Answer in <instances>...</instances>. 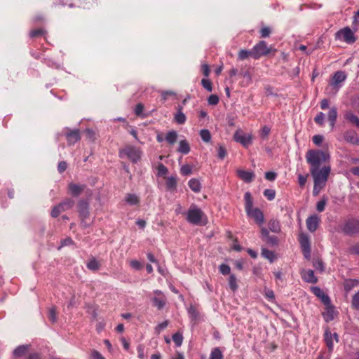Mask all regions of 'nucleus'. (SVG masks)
Wrapping results in <instances>:
<instances>
[{
    "label": "nucleus",
    "instance_id": "a211bd4d",
    "mask_svg": "<svg viewBox=\"0 0 359 359\" xmlns=\"http://www.w3.org/2000/svg\"><path fill=\"white\" fill-rule=\"evenodd\" d=\"M66 136L68 144L69 145L74 144L81 139L79 130L77 129L67 133Z\"/></svg>",
    "mask_w": 359,
    "mask_h": 359
},
{
    "label": "nucleus",
    "instance_id": "39448f33",
    "mask_svg": "<svg viewBox=\"0 0 359 359\" xmlns=\"http://www.w3.org/2000/svg\"><path fill=\"white\" fill-rule=\"evenodd\" d=\"M335 39L352 44L357 40L354 32L349 27H344L335 33Z\"/></svg>",
    "mask_w": 359,
    "mask_h": 359
},
{
    "label": "nucleus",
    "instance_id": "c756f323",
    "mask_svg": "<svg viewBox=\"0 0 359 359\" xmlns=\"http://www.w3.org/2000/svg\"><path fill=\"white\" fill-rule=\"evenodd\" d=\"M187 311L189 316L192 321H197L198 320L200 314L194 306L191 305Z\"/></svg>",
    "mask_w": 359,
    "mask_h": 359
},
{
    "label": "nucleus",
    "instance_id": "473e14b6",
    "mask_svg": "<svg viewBox=\"0 0 359 359\" xmlns=\"http://www.w3.org/2000/svg\"><path fill=\"white\" fill-rule=\"evenodd\" d=\"M262 255L264 258L269 259L270 262H273L276 258L275 254L273 251L269 250L266 248H262Z\"/></svg>",
    "mask_w": 359,
    "mask_h": 359
},
{
    "label": "nucleus",
    "instance_id": "58836bf2",
    "mask_svg": "<svg viewBox=\"0 0 359 359\" xmlns=\"http://www.w3.org/2000/svg\"><path fill=\"white\" fill-rule=\"evenodd\" d=\"M174 120L178 124H184L187 121V117L184 112L177 111Z\"/></svg>",
    "mask_w": 359,
    "mask_h": 359
},
{
    "label": "nucleus",
    "instance_id": "e433bc0d",
    "mask_svg": "<svg viewBox=\"0 0 359 359\" xmlns=\"http://www.w3.org/2000/svg\"><path fill=\"white\" fill-rule=\"evenodd\" d=\"M201 140L205 142H210L211 140V134L208 129H202L199 132Z\"/></svg>",
    "mask_w": 359,
    "mask_h": 359
},
{
    "label": "nucleus",
    "instance_id": "69168bd1",
    "mask_svg": "<svg viewBox=\"0 0 359 359\" xmlns=\"http://www.w3.org/2000/svg\"><path fill=\"white\" fill-rule=\"evenodd\" d=\"M323 136L321 135H316L313 137L312 140L313 142L317 145L319 146L323 141Z\"/></svg>",
    "mask_w": 359,
    "mask_h": 359
},
{
    "label": "nucleus",
    "instance_id": "7ed1b4c3",
    "mask_svg": "<svg viewBox=\"0 0 359 359\" xmlns=\"http://www.w3.org/2000/svg\"><path fill=\"white\" fill-rule=\"evenodd\" d=\"M205 224L207 221V217L203 210L194 204H192L187 212V220L189 223L194 225Z\"/></svg>",
    "mask_w": 359,
    "mask_h": 359
},
{
    "label": "nucleus",
    "instance_id": "b1692460",
    "mask_svg": "<svg viewBox=\"0 0 359 359\" xmlns=\"http://www.w3.org/2000/svg\"><path fill=\"white\" fill-rule=\"evenodd\" d=\"M189 187L195 193H198L201 190V184L198 179L191 178L188 182Z\"/></svg>",
    "mask_w": 359,
    "mask_h": 359
},
{
    "label": "nucleus",
    "instance_id": "ea45409f",
    "mask_svg": "<svg viewBox=\"0 0 359 359\" xmlns=\"http://www.w3.org/2000/svg\"><path fill=\"white\" fill-rule=\"evenodd\" d=\"M243 81L241 82L243 86H248L252 83V76L249 72H245L241 74Z\"/></svg>",
    "mask_w": 359,
    "mask_h": 359
},
{
    "label": "nucleus",
    "instance_id": "aec40b11",
    "mask_svg": "<svg viewBox=\"0 0 359 359\" xmlns=\"http://www.w3.org/2000/svg\"><path fill=\"white\" fill-rule=\"evenodd\" d=\"M124 200L130 205H137L140 201V197L135 194H127Z\"/></svg>",
    "mask_w": 359,
    "mask_h": 359
},
{
    "label": "nucleus",
    "instance_id": "c03bdc74",
    "mask_svg": "<svg viewBox=\"0 0 359 359\" xmlns=\"http://www.w3.org/2000/svg\"><path fill=\"white\" fill-rule=\"evenodd\" d=\"M263 194L269 201H273L276 196V191L271 189H266L264 191Z\"/></svg>",
    "mask_w": 359,
    "mask_h": 359
},
{
    "label": "nucleus",
    "instance_id": "a19ab883",
    "mask_svg": "<svg viewBox=\"0 0 359 359\" xmlns=\"http://www.w3.org/2000/svg\"><path fill=\"white\" fill-rule=\"evenodd\" d=\"M223 355L219 348H215L210 353V359H222Z\"/></svg>",
    "mask_w": 359,
    "mask_h": 359
},
{
    "label": "nucleus",
    "instance_id": "864d4df0",
    "mask_svg": "<svg viewBox=\"0 0 359 359\" xmlns=\"http://www.w3.org/2000/svg\"><path fill=\"white\" fill-rule=\"evenodd\" d=\"M327 201L325 198L321 199L316 204V210L319 212L324 211L325 208Z\"/></svg>",
    "mask_w": 359,
    "mask_h": 359
},
{
    "label": "nucleus",
    "instance_id": "4be33fe9",
    "mask_svg": "<svg viewBox=\"0 0 359 359\" xmlns=\"http://www.w3.org/2000/svg\"><path fill=\"white\" fill-rule=\"evenodd\" d=\"M346 120L359 128V118L355 115L351 111H348L344 114Z\"/></svg>",
    "mask_w": 359,
    "mask_h": 359
},
{
    "label": "nucleus",
    "instance_id": "603ef678",
    "mask_svg": "<svg viewBox=\"0 0 359 359\" xmlns=\"http://www.w3.org/2000/svg\"><path fill=\"white\" fill-rule=\"evenodd\" d=\"M219 272L223 275H228L231 272V268L229 265L225 264H222L219 267Z\"/></svg>",
    "mask_w": 359,
    "mask_h": 359
},
{
    "label": "nucleus",
    "instance_id": "e2e57ef3",
    "mask_svg": "<svg viewBox=\"0 0 359 359\" xmlns=\"http://www.w3.org/2000/svg\"><path fill=\"white\" fill-rule=\"evenodd\" d=\"M138 358L140 359H144L145 355H144V346L142 344L138 345L137 348Z\"/></svg>",
    "mask_w": 359,
    "mask_h": 359
},
{
    "label": "nucleus",
    "instance_id": "79ce46f5",
    "mask_svg": "<svg viewBox=\"0 0 359 359\" xmlns=\"http://www.w3.org/2000/svg\"><path fill=\"white\" fill-rule=\"evenodd\" d=\"M172 340L175 342L176 346L179 347L182 345L183 341V336L180 332H176L172 335Z\"/></svg>",
    "mask_w": 359,
    "mask_h": 359
},
{
    "label": "nucleus",
    "instance_id": "72a5a7b5",
    "mask_svg": "<svg viewBox=\"0 0 359 359\" xmlns=\"http://www.w3.org/2000/svg\"><path fill=\"white\" fill-rule=\"evenodd\" d=\"M86 266L90 270L97 271L100 269V264L96 259L92 258L88 262Z\"/></svg>",
    "mask_w": 359,
    "mask_h": 359
},
{
    "label": "nucleus",
    "instance_id": "37998d69",
    "mask_svg": "<svg viewBox=\"0 0 359 359\" xmlns=\"http://www.w3.org/2000/svg\"><path fill=\"white\" fill-rule=\"evenodd\" d=\"M325 115L323 112H319L314 118L316 124L323 126L325 123Z\"/></svg>",
    "mask_w": 359,
    "mask_h": 359
},
{
    "label": "nucleus",
    "instance_id": "ddd939ff",
    "mask_svg": "<svg viewBox=\"0 0 359 359\" xmlns=\"http://www.w3.org/2000/svg\"><path fill=\"white\" fill-rule=\"evenodd\" d=\"M311 290L317 297L321 300L324 305L330 304L331 301L329 296L326 294L324 291L319 287H311Z\"/></svg>",
    "mask_w": 359,
    "mask_h": 359
},
{
    "label": "nucleus",
    "instance_id": "bb28decb",
    "mask_svg": "<svg viewBox=\"0 0 359 359\" xmlns=\"http://www.w3.org/2000/svg\"><path fill=\"white\" fill-rule=\"evenodd\" d=\"M326 311L323 314L326 322L331 321L334 319V307L330 304L325 305Z\"/></svg>",
    "mask_w": 359,
    "mask_h": 359
},
{
    "label": "nucleus",
    "instance_id": "f8f14e48",
    "mask_svg": "<svg viewBox=\"0 0 359 359\" xmlns=\"http://www.w3.org/2000/svg\"><path fill=\"white\" fill-rule=\"evenodd\" d=\"M233 138L236 142L241 143L244 147H248L252 143L250 135L244 134L238 130L235 133Z\"/></svg>",
    "mask_w": 359,
    "mask_h": 359
},
{
    "label": "nucleus",
    "instance_id": "09e8293b",
    "mask_svg": "<svg viewBox=\"0 0 359 359\" xmlns=\"http://www.w3.org/2000/svg\"><path fill=\"white\" fill-rule=\"evenodd\" d=\"M65 211L60 204H58L57 205H55L53 207L52 211H51V216L54 218L59 216L61 212Z\"/></svg>",
    "mask_w": 359,
    "mask_h": 359
},
{
    "label": "nucleus",
    "instance_id": "8fccbe9b",
    "mask_svg": "<svg viewBox=\"0 0 359 359\" xmlns=\"http://www.w3.org/2000/svg\"><path fill=\"white\" fill-rule=\"evenodd\" d=\"M271 29L269 27H263L260 29V35L262 38H266L270 36Z\"/></svg>",
    "mask_w": 359,
    "mask_h": 359
},
{
    "label": "nucleus",
    "instance_id": "dca6fc26",
    "mask_svg": "<svg viewBox=\"0 0 359 359\" xmlns=\"http://www.w3.org/2000/svg\"><path fill=\"white\" fill-rule=\"evenodd\" d=\"M237 175L246 183L251 182L255 178V174L252 171H246L244 170H238Z\"/></svg>",
    "mask_w": 359,
    "mask_h": 359
},
{
    "label": "nucleus",
    "instance_id": "5701e85b",
    "mask_svg": "<svg viewBox=\"0 0 359 359\" xmlns=\"http://www.w3.org/2000/svg\"><path fill=\"white\" fill-rule=\"evenodd\" d=\"M328 121L330 122V127L334 128L337 118V109L336 107H332L327 114Z\"/></svg>",
    "mask_w": 359,
    "mask_h": 359
},
{
    "label": "nucleus",
    "instance_id": "bf43d9fd",
    "mask_svg": "<svg viewBox=\"0 0 359 359\" xmlns=\"http://www.w3.org/2000/svg\"><path fill=\"white\" fill-rule=\"evenodd\" d=\"M74 244V241L73 240L69 238V237H67L63 240L61 241V244L58 247V249H61L62 247H65V246H68V245H71Z\"/></svg>",
    "mask_w": 359,
    "mask_h": 359
},
{
    "label": "nucleus",
    "instance_id": "0eeeda50",
    "mask_svg": "<svg viewBox=\"0 0 359 359\" xmlns=\"http://www.w3.org/2000/svg\"><path fill=\"white\" fill-rule=\"evenodd\" d=\"M347 78V74L344 71H337L332 76L330 81L329 85L332 87L335 92H338L342 87L344 82Z\"/></svg>",
    "mask_w": 359,
    "mask_h": 359
},
{
    "label": "nucleus",
    "instance_id": "680f3d73",
    "mask_svg": "<svg viewBox=\"0 0 359 359\" xmlns=\"http://www.w3.org/2000/svg\"><path fill=\"white\" fill-rule=\"evenodd\" d=\"M168 325V320H165L161 323H159L155 328L156 330V332L157 333H160L162 330H163L164 329H165L167 327V326Z\"/></svg>",
    "mask_w": 359,
    "mask_h": 359
},
{
    "label": "nucleus",
    "instance_id": "f257e3e1",
    "mask_svg": "<svg viewBox=\"0 0 359 359\" xmlns=\"http://www.w3.org/2000/svg\"><path fill=\"white\" fill-rule=\"evenodd\" d=\"M306 159L310 165V172L313 178V194L317 196L325 186L331 170L330 166L320 168L323 162L330 159V154L321 150L311 149L306 152Z\"/></svg>",
    "mask_w": 359,
    "mask_h": 359
},
{
    "label": "nucleus",
    "instance_id": "20e7f679",
    "mask_svg": "<svg viewBox=\"0 0 359 359\" xmlns=\"http://www.w3.org/2000/svg\"><path fill=\"white\" fill-rule=\"evenodd\" d=\"M119 156L121 158L126 156L133 163H137L141 158L142 151L134 146H127L120 150Z\"/></svg>",
    "mask_w": 359,
    "mask_h": 359
},
{
    "label": "nucleus",
    "instance_id": "9b49d317",
    "mask_svg": "<svg viewBox=\"0 0 359 359\" xmlns=\"http://www.w3.org/2000/svg\"><path fill=\"white\" fill-rule=\"evenodd\" d=\"M320 222V217L316 215L309 216L306 220V224L310 232H314L317 230Z\"/></svg>",
    "mask_w": 359,
    "mask_h": 359
},
{
    "label": "nucleus",
    "instance_id": "f704fd0d",
    "mask_svg": "<svg viewBox=\"0 0 359 359\" xmlns=\"http://www.w3.org/2000/svg\"><path fill=\"white\" fill-rule=\"evenodd\" d=\"M238 56V59L241 60L247 59L250 56H251L252 57L254 58L253 50L252 49L250 50H247L242 49L239 51Z\"/></svg>",
    "mask_w": 359,
    "mask_h": 359
},
{
    "label": "nucleus",
    "instance_id": "a18cd8bd",
    "mask_svg": "<svg viewBox=\"0 0 359 359\" xmlns=\"http://www.w3.org/2000/svg\"><path fill=\"white\" fill-rule=\"evenodd\" d=\"M64 210L70 209L74 205V201L71 198H67L63 202L60 203Z\"/></svg>",
    "mask_w": 359,
    "mask_h": 359
},
{
    "label": "nucleus",
    "instance_id": "393cba45",
    "mask_svg": "<svg viewBox=\"0 0 359 359\" xmlns=\"http://www.w3.org/2000/svg\"><path fill=\"white\" fill-rule=\"evenodd\" d=\"M359 285V280L358 279H348L344 282V290L346 292H350L353 288Z\"/></svg>",
    "mask_w": 359,
    "mask_h": 359
},
{
    "label": "nucleus",
    "instance_id": "49530a36",
    "mask_svg": "<svg viewBox=\"0 0 359 359\" xmlns=\"http://www.w3.org/2000/svg\"><path fill=\"white\" fill-rule=\"evenodd\" d=\"M180 172L184 176L189 175L192 172V167L190 165L184 164L181 166Z\"/></svg>",
    "mask_w": 359,
    "mask_h": 359
},
{
    "label": "nucleus",
    "instance_id": "0e129e2a",
    "mask_svg": "<svg viewBox=\"0 0 359 359\" xmlns=\"http://www.w3.org/2000/svg\"><path fill=\"white\" fill-rule=\"evenodd\" d=\"M307 178H308V175H303L302 174H299L298 175V183L301 187H303L305 185V184L307 181Z\"/></svg>",
    "mask_w": 359,
    "mask_h": 359
},
{
    "label": "nucleus",
    "instance_id": "c9c22d12",
    "mask_svg": "<svg viewBox=\"0 0 359 359\" xmlns=\"http://www.w3.org/2000/svg\"><path fill=\"white\" fill-rule=\"evenodd\" d=\"M157 170L156 175L158 177H163L167 175L168 172V168L162 163H159L156 168Z\"/></svg>",
    "mask_w": 359,
    "mask_h": 359
},
{
    "label": "nucleus",
    "instance_id": "f03ea898",
    "mask_svg": "<svg viewBox=\"0 0 359 359\" xmlns=\"http://www.w3.org/2000/svg\"><path fill=\"white\" fill-rule=\"evenodd\" d=\"M244 200L247 215L252 217L258 225H262L264 222V214L258 208H253V200L250 192L248 191L245 194Z\"/></svg>",
    "mask_w": 359,
    "mask_h": 359
},
{
    "label": "nucleus",
    "instance_id": "052dcab7",
    "mask_svg": "<svg viewBox=\"0 0 359 359\" xmlns=\"http://www.w3.org/2000/svg\"><path fill=\"white\" fill-rule=\"evenodd\" d=\"M208 102L210 105H216L219 102V97L216 95H211L208 99Z\"/></svg>",
    "mask_w": 359,
    "mask_h": 359
},
{
    "label": "nucleus",
    "instance_id": "3c124183",
    "mask_svg": "<svg viewBox=\"0 0 359 359\" xmlns=\"http://www.w3.org/2000/svg\"><path fill=\"white\" fill-rule=\"evenodd\" d=\"M313 266L318 271H324V264L320 259H315L313 262Z\"/></svg>",
    "mask_w": 359,
    "mask_h": 359
},
{
    "label": "nucleus",
    "instance_id": "13d9d810",
    "mask_svg": "<svg viewBox=\"0 0 359 359\" xmlns=\"http://www.w3.org/2000/svg\"><path fill=\"white\" fill-rule=\"evenodd\" d=\"M161 95L162 100L165 101L169 96H175V93L172 90H162L160 92Z\"/></svg>",
    "mask_w": 359,
    "mask_h": 359
},
{
    "label": "nucleus",
    "instance_id": "cd10ccee",
    "mask_svg": "<svg viewBox=\"0 0 359 359\" xmlns=\"http://www.w3.org/2000/svg\"><path fill=\"white\" fill-rule=\"evenodd\" d=\"M177 137L178 135L175 130H170L166 133L165 140L168 144L172 145L176 142Z\"/></svg>",
    "mask_w": 359,
    "mask_h": 359
},
{
    "label": "nucleus",
    "instance_id": "338daca9",
    "mask_svg": "<svg viewBox=\"0 0 359 359\" xmlns=\"http://www.w3.org/2000/svg\"><path fill=\"white\" fill-rule=\"evenodd\" d=\"M226 155V150L222 145H219L218 147V157L220 159H224Z\"/></svg>",
    "mask_w": 359,
    "mask_h": 359
},
{
    "label": "nucleus",
    "instance_id": "4c0bfd02",
    "mask_svg": "<svg viewBox=\"0 0 359 359\" xmlns=\"http://www.w3.org/2000/svg\"><path fill=\"white\" fill-rule=\"evenodd\" d=\"M229 285L230 289L235 292L237 290L238 286L237 284V278L234 274H231L229 278Z\"/></svg>",
    "mask_w": 359,
    "mask_h": 359
},
{
    "label": "nucleus",
    "instance_id": "6ab92c4d",
    "mask_svg": "<svg viewBox=\"0 0 359 359\" xmlns=\"http://www.w3.org/2000/svg\"><path fill=\"white\" fill-rule=\"evenodd\" d=\"M86 186L85 185H80V184H76L74 183H70L69 184V190L72 196H79L81 192L84 190Z\"/></svg>",
    "mask_w": 359,
    "mask_h": 359
},
{
    "label": "nucleus",
    "instance_id": "774afa93",
    "mask_svg": "<svg viewBox=\"0 0 359 359\" xmlns=\"http://www.w3.org/2000/svg\"><path fill=\"white\" fill-rule=\"evenodd\" d=\"M277 177L275 172L269 171L265 173V178L269 181H274Z\"/></svg>",
    "mask_w": 359,
    "mask_h": 359
},
{
    "label": "nucleus",
    "instance_id": "6e6d98bb",
    "mask_svg": "<svg viewBox=\"0 0 359 359\" xmlns=\"http://www.w3.org/2000/svg\"><path fill=\"white\" fill-rule=\"evenodd\" d=\"M89 359H105V358L99 351L92 350Z\"/></svg>",
    "mask_w": 359,
    "mask_h": 359
},
{
    "label": "nucleus",
    "instance_id": "9d476101",
    "mask_svg": "<svg viewBox=\"0 0 359 359\" xmlns=\"http://www.w3.org/2000/svg\"><path fill=\"white\" fill-rule=\"evenodd\" d=\"M155 297L151 299L153 305L158 310L162 309L166 304V298L163 293L158 290L154 291Z\"/></svg>",
    "mask_w": 359,
    "mask_h": 359
},
{
    "label": "nucleus",
    "instance_id": "4d7b16f0",
    "mask_svg": "<svg viewBox=\"0 0 359 359\" xmlns=\"http://www.w3.org/2000/svg\"><path fill=\"white\" fill-rule=\"evenodd\" d=\"M201 84L208 92H211L212 90V83L210 80L203 79L201 81Z\"/></svg>",
    "mask_w": 359,
    "mask_h": 359
},
{
    "label": "nucleus",
    "instance_id": "5fc2aeb1",
    "mask_svg": "<svg viewBox=\"0 0 359 359\" xmlns=\"http://www.w3.org/2000/svg\"><path fill=\"white\" fill-rule=\"evenodd\" d=\"M264 295L266 299L269 301L273 302L275 299V294L272 290L265 288L264 289Z\"/></svg>",
    "mask_w": 359,
    "mask_h": 359
},
{
    "label": "nucleus",
    "instance_id": "2eb2a0df",
    "mask_svg": "<svg viewBox=\"0 0 359 359\" xmlns=\"http://www.w3.org/2000/svg\"><path fill=\"white\" fill-rule=\"evenodd\" d=\"M344 140L352 144L359 145V136L354 130H348L344 134Z\"/></svg>",
    "mask_w": 359,
    "mask_h": 359
},
{
    "label": "nucleus",
    "instance_id": "1a4fd4ad",
    "mask_svg": "<svg viewBox=\"0 0 359 359\" xmlns=\"http://www.w3.org/2000/svg\"><path fill=\"white\" fill-rule=\"evenodd\" d=\"M303 255L306 259H311V243L308 235L302 233L299 239Z\"/></svg>",
    "mask_w": 359,
    "mask_h": 359
},
{
    "label": "nucleus",
    "instance_id": "a878e982",
    "mask_svg": "<svg viewBox=\"0 0 359 359\" xmlns=\"http://www.w3.org/2000/svg\"><path fill=\"white\" fill-rule=\"evenodd\" d=\"M177 177L176 176H170L167 177L166 182H165V186L168 190L169 191H174L176 189L177 187Z\"/></svg>",
    "mask_w": 359,
    "mask_h": 359
},
{
    "label": "nucleus",
    "instance_id": "de8ad7c7",
    "mask_svg": "<svg viewBox=\"0 0 359 359\" xmlns=\"http://www.w3.org/2000/svg\"><path fill=\"white\" fill-rule=\"evenodd\" d=\"M351 305L355 309L359 310V290L353 296Z\"/></svg>",
    "mask_w": 359,
    "mask_h": 359
},
{
    "label": "nucleus",
    "instance_id": "f3484780",
    "mask_svg": "<svg viewBox=\"0 0 359 359\" xmlns=\"http://www.w3.org/2000/svg\"><path fill=\"white\" fill-rule=\"evenodd\" d=\"M302 278L305 282L309 283H316L318 281L317 278L314 275V271L311 269L304 270L302 272Z\"/></svg>",
    "mask_w": 359,
    "mask_h": 359
},
{
    "label": "nucleus",
    "instance_id": "7c9ffc66",
    "mask_svg": "<svg viewBox=\"0 0 359 359\" xmlns=\"http://www.w3.org/2000/svg\"><path fill=\"white\" fill-rule=\"evenodd\" d=\"M269 229L271 231L274 233H278L280 231V223L276 219H271L268 224Z\"/></svg>",
    "mask_w": 359,
    "mask_h": 359
},
{
    "label": "nucleus",
    "instance_id": "423d86ee",
    "mask_svg": "<svg viewBox=\"0 0 359 359\" xmlns=\"http://www.w3.org/2000/svg\"><path fill=\"white\" fill-rule=\"evenodd\" d=\"M342 232L348 236L359 233V219L354 218L347 219L341 226Z\"/></svg>",
    "mask_w": 359,
    "mask_h": 359
},
{
    "label": "nucleus",
    "instance_id": "4468645a",
    "mask_svg": "<svg viewBox=\"0 0 359 359\" xmlns=\"http://www.w3.org/2000/svg\"><path fill=\"white\" fill-rule=\"evenodd\" d=\"M79 216L81 218H88L89 204L86 201L81 200L78 204Z\"/></svg>",
    "mask_w": 359,
    "mask_h": 359
},
{
    "label": "nucleus",
    "instance_id": "412c9836",
    "mask_svg": "<svg viewBox=\"0 0 359 359\" xmlns=\"http://www.w3.org/2000/svg\"><path fill=\"white\" fill-rule=\"evenodd\" d=\"M190 146L187 140H182L179 142V147L177 148V151L184 155H186L190 152Z\"/></svg>",
    "mask_w": 359,
    "mask_h": 359
},
{
    "label": "nucleus",
    "instance_id": "2f4dec72",
    "mask_svg": "<svg viewBox=\"0 0 359 359\" xmlns=\"http://www.w3.org/2000/svg\"><path fill=\"white\" fill-rule=\"evenodd\" d=\"M28 349H29L28 345L19 346L13 351V355L15 357H21L25 354V353L28 351Z\"/></svg>",
    "mask_w": 359,
    "mask_h": 359
},
{
    "label": "nucleus",
    "instance_id": "c85d7f7f",
    "mask_svg": "<svg viewBox=\"0 0 359 359\" xmlns=\"http://www.w3.org/2000/svg\"><path fill=\"white\" fill-rule=\"evenodd\" d=\"M324 335L326 345L329 351L332 352L334 348L332 334L329 331V330H325Z\"/></svg>",
    "mask_w": 359,
    "mask_h": 359
},
{
    "label": "nucleus",
    "instance_id": "6e6552de",
    "mask_svg": "<svg viewBox=\"0 0 359 359\" xmlns=\"http://www.w3.org/2000/svg\"><path fill=\"white\" fill-rule=\"evenodd\" d=\"M254 53V59H259L262 56L267 55L270 53L271 48L267 46L264 41H260L252 48Z\"/></svg>",
    "mask_w": 359,
    "mask_h": 359
}]
</instances>
